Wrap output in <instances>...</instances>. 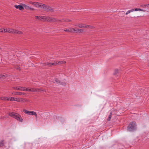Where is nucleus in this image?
<instances>
[{
    "label": "nucleus",
    "mask_w": 149,
    "mask_h": 149,
    "mask_svg": "<svg viewBox=\"0 0 149 149\" xmlns=\"http://www.w3.org/2000/svg\"><path fill=\"white\" fill-rule=\"evenodd\" d=\"M118 73V69H116L114 71V72L113 73L114 75H116L117 73Z\"/></svg>",
    "instance_id": "c85d7f7f"
},
{
    "label": "nucleus",
    "mask_w": 149,
    "mask_h": 149,
    "mask_svg": "<svg viewBox=\"0 0 149 149\" xmlns=\"http://www.w3.org/2000/svg\"><path fill=\"white\" fill-rule=\"evenodd\" d=\"M0 99L1 100H5V97H0Z\"/></svg>",
    "instance_id": "4c0bfd02"
},
{
    "label": "nucleus",
    "mask_w": 149,
    "mask_h": 149,
    "mask_svg": "<svg viewBox=\"0 0 149 149\" xmlns=\"http://www.w3.org/2000/svg\"><path fill=\"white\" fill-rule=\"evenodd\" d=\"M48 9L47 10H48L47 12H53L54 11V10L53 8L49 6L48 5V6L47 7Z\"/></svg>",
    "instance_id": "4468645a"
},
{
    "label": "nucleus",
    "mask_w": 149,
    "mask_h": 149,
    "mask_svg": "<svg viewBox=\"0 0 149 149\" xmlns=\"http://www.w3.org/2000/svg\"><path fill=\"white\" fill-rule=\"evenodd\" d=\"M77 26H78L80 28H85V26H86V25L85 24H79L77 25H76Z\"/></svg>",
    "instance_id": "2eb2a0df"
},
{
    "label": "nucleus",
    "mask_w": 149,
    "mask_h": 149,
    "mask_svg": "<svg viewBox=\"0 0 149 149\" xmlns=\"http://www.w3.org/2000/svg\"><path fill=\"white\" fill-rule=\"evenodd\" d=\"M22 5H23L24 8V7L25 8V9L27 10H29L30 8L29 6L24 4H22Z\"/></svg>",
    "instance_id": "aec40b11"
},
{
    "label": "nucleus",
    "mask_w": 149,
    "mask_h": 149,
    "mask_svg": "<svg viewBox=\"0 0 149 149\" xmlns=\"http://www.w3.org/2000/svg\"><path fill=\"white\" fill-rule=\"evenodd\" d=\"M134 10V9H132L131 10H129L126 12L125 14H126V15H127L129 13H130L131 12H132Z\"/></svg>",
    "instance_id": "bb28decb"
},
{
    "label": "nucleus",
    "mask_w": 149,
    "mask_h": 149,
    "mask_svg": "<svg viewBox=\"0 0 149 149\" xmlns=\"http://www.w3.org/2000/svg\"><path fill=\"white\" fill-rule=\"evenodd\" d=\"M146 7H148L149 6V4H146Z\"/></svg>",
    "instance_id": "37998d69"
},
{
    "label": "nucleus",
    "mask_w": 149,
    "mask_h": 149,
    "mask_svg": "<svg viewBox=\"0 0 149 149\" xmlns=\"http://www.w3.org/2000/svg\"><path fill=\"white\" fill-rule=\"evenodd\" d=\"M9 97H5V100H9Z\"/></svg>",
    "instance_id": "e433bc0d"
},
{
    "label": "nucleus",
    "mask_w": 149,
    "mask_h": 149,
    "mask_svg": "<svg viewBox=\"0 0 149 149\" xmlns=\"http://www.w3.org/2000/svg\"><path fill=\"white\" fill-rule=\"evenodd\" d=\"M44 64H45V65H47L49 66H52V65L55 66L57 65V63H55L54 62V63H45Z\"/></svg>",
    "instance_id": "9b49d317"
},
{
    "label": "nucleus",
    "mask_w": 149,
    "mask_h": 149,
    "mask_svg": "<svg viewBox=\"0 0 149 149\" xmlns=\"http://www.w3.org/2000/svg\"><path fill=\"white\" fill-rule=\"evenodd\" d=\"M14 7L16 9H18L19 10H23L24 9V8H23V5H22V4L21 5H15L14 6Z\"/></svg>",
    "instance_id": "6e6552de"
},
{
    "label": "nucleus",
    "mask_w": 149,
    "mask_h": 149,
    "mask_svg": "<svg viewBox=\"0 0 149 149\" xmlns=\"http://www.w3.org/2000/svg\"><path fill=\"white\" fill-rule=\"evenodd\" d=\"M3 142V140H2L0 142V147H3L4 146Z\"/></svg>",
    "instance_id": "393cba45"
},
{
    "label": "nucleus",
    "mask_w": 149,
    "mask_h": 149,
    "mask_svg": "<svg viewBox=\"0 0 149 149\" xmlns=\"http://www.w3.org/2000/svg\"><path fill=\"white\" fill-rule=\"evenodd\" d=\"M55 63H57V64H61L65 63L66 62L65 61H54Z\"/></svg>",
    "instance_id": "dca6fc26"
},
{
    "label": "nucleus",
    "mask_w": 149,
    "mask_h": 149,
    "mask_svg": "<svg viewBox=\"0 0 149 149\" xmlns=\"http://www.w3.org/2000/svg\"><path fill=\"white\" fill-rule=\"evenodd\" d=\"M12 88L14 89H16L17 90H19V91H23V88L21 86H18L17 87H13Z\"/></svg>",
    "instance_id": "ddd939ff"
},
{
    "label": "nucleus",
    "mask_w": 149,
    "mask_h": 149,
    "mask_svg": "<svg viewBox=\"0 0 149 149\" xmlns=\"http://www.w3.org/2000/svg\"><path fill=\"white\" fill-rule=\"evenodd\" d=\"M75 29L74 28H70L68 29H64V31H65L70 32L71 33H74Z\"/></svg>",
    "instance_id": "1a4fd4ad"
},
{
    "label": "nucleus",
    "mask_w": 149,
    "mask_h": 149,
    "mask_svg": "<svg viewBox=\"0 0 149 149\" xmlns=\"http://www.w3.org/2000/svg\"><path fill=\"white\" fill-rule=\"evenodd\" d=\"M48 5H46L44 4H42L41 3V6H40V8L42 9V10L44 11L48 12V10H47Z\"/></svg>",
    "instance_id": "20e7f679"
},
{
    "label": "nucleus",
    "mask_w": 149,
    "mask_h": 149,
    "mask_svg": "<svg viewBox=\"0 0 149 149\" xmlns=\"http://www.w3.org/2000/svg\"><path fill=\"white\" fill-rule=\"evenodd\" d=\"M0 32H3V30H1V29H0Z\"/></svg>",
    "instance_id": "79ce46f5"
},
{
    "label": "nucleus",
    "mask_w": 149,
    "mask_h": 149,
    "mask_svg": "<svg viewBox=\"0 0 149 149\" xmlns=\"http://www.w3.org/2000/svg\"><path fill=\"white\" fill-rule=\"evenodd\" d=\"M29 3L30 4H32V5H33V2H31V1H30V2H29Z\"/></svg>",
    "instance_id": "ea45409f"
},
{
    "label": "nucleus",
    "mask_w": 149,
    "mask_h": 149,
    "mask_svg": "<svg viewBox=\"0 0 149 149\" xmlns=\"http://www.w3.org/2000/svg\"><path fill=\"white\" fill-rule=\"evenodd\" d=\"M9 100L11 101L15 100V98L12 97H10Z\"/></svg>",
    "instance_id": "c756f323"
},
{
    "label": "nucleus",
    "mask_w": 149,
    "mask_h": 149,
    "mask_svg": "<svg viewBox=\"0 0 149 149\" xmlns=\"http://www.w3.org/2000/svg\"><path fill=\"white\" fill-rule=\"evenodd\" d=\"M26 101L24 100H23L22 98H19V102H24Z\"/></svg>",
    "instance_id": "7c9ffc66"
},
{
    "label": "nucleus",
    "mask_w": 149,
    "mask_h": 149,
    "mask_svg": "<svg viewBox=\"0 0 149 149\" xmlns=\"http://www.w3.org/2000/svg\"><path fill=\"white\" fill-rule=\"evenodd\" d=\"M136 122H130L127 126V130L129 132H133L136 129Z\"/></svg>",
    "instance_id": "f257e3e1"
},
{
    "label": "nucleus",
    "mask_w": 149,
    "mask_h": 149,
    "mask_svg": "<svg viewBox=\"0 0 149 149\" xmlns=\"http://www.w3.org/2000/svg\"><path fill=\"white\" fill-rule=\"evenodd\" d=\"M23 111L26 114L32 115H33V114H34L35 112L33 111H30L25 109H23Z\"/></svg>",
    "instance_id": "423d86ee"
},
{
    "label": "nucleus",
    "mask_w": 149,
    "mask_h": 149,
    "mask_svg": "<svg viewBox=\"0 0 149 149\" xmlns=\"http://www.w3.org/2000/svg\"><path fill=\"white\" fill-rule=\"evenodd\" d=\"M30 90H31V89H29L28 88H26L25 87H23V91H30Z\"/></svg>",
    "instance_id": "5701e85b"
},
{
    "label": "nucleus",
    "mask_w": 149,
    "mask_h": 149,
    "mask_svg": "<svg viewBox=\"0 0 149 149\" xmlns=\"http://www.w3.org/2000/svg\"><path fill=\"white\" fill-rule=\"evenodd\" d=\"M0 78H1L3 79H4L5 78V76L1 74L0 75Z\"/></svg>",
    "instance_id": "2f4dec72"
},
{
    "label": "nucleus",
    "mask_w": 149,
    "mask_h": 149,
    "mask_svg": "<svg viewBox=\"0 0 149 149\" xmlns=\"http://www.w3.org/2000/svg\"><path fill=\"white\" fill-rule=\"evenodd\" d=\"M140 6L143 8H145L146 7V4L145 5H141Z\"/></svg>",
    "instance_id": "c9c22d12"
},
{
    "label": "nucleus",
    "mask_w": 149,
    "mask_h": 149,
    "mask_svg": "<svg viewBox=\"0 0 149 149\" xmlns=\"http://www.w3.org/2000/svg\"><path fill=\"white\" fill-rule=\"evenodd\" d=\"M15 101H16L19 102V98H15Z\"/></svg>",
    "instance_id": "473e14b6"
},
{
    "label": "nucleus",
    "mask_w": 149,
    "mask_h": 149,
    "mask_svg": "<svg viewBox=\"0 0 149 149\" xmlns=\"http://www.w3.org/2000/svg\"><path fill=\"white\" fill-rule=\"evenodd\" d=\"M83 31V30L82 29H79L76 30L75 29V32L77 33L79 31L80 33H82Z\"/></svg>",
    "instance_id": "412c9836"
},
{
    "label": "nucleus",
    "mask_w": 149,
    "mask_h": 149,
    "mask_svg": "<svg viewBox=\"0 0 149 149\" xmlns=\"http://www.w3.org/2000/svg\"><path fill=\"white\" fill-rule=\"evenodd\" d=\"M8 29H4L3 30V32L4 31L5 32H8Z\"/></svg>",
    "instance_id": "f704fd0d"
},
{
    "label": "nucleus",
    "mask_w": 149,
    "mask_h": 149,
    "mask_svg": "<svg viewBox=\"0 0 149 149\" xmlns=\"http://www.w3.org/2000/svg\"><path fill=\"white\" fill-rule=\"evenodd\" d=\"M135 17V16H133V17Z\"/></svg>",
    "instance_id": "c03bdc74"
},
{
    "label": "nucleus",
    "mask_w": 149,
    "mask_h": 149,
    "mask_svg": "<svg viewBox=\"0 0 149 149\" xmlns=\"http://www.w3.org/2000/svg\"><path fill=\"white\" fill-rule=\"evenodd\" d=\"M15 30L13 29H8V32L11 33H14Z\"/></svg>",
    "instance_id": "f3484780"
},
{
    "label": "nucleus",
    "mask_w": 149,
    "mask_h": 149,
    "mask_svg": "<svg viewBox=\"0 0 149 149\" xmlns=\"http://www.w3.org/2000/svg\"><path fill=\"white\" fill-rule=\"evenodd\" d=\"M29 10H34V9L33 8L30 7Z\"/></svg>",
    "instance_id": "58836bf2"
},
{
    "label": "nucleus",
    "mask_w": 149,
    "mask_h": 149,
    "mask_svg": "<svg viewBox=\"0 0 149 149\" xmlns=\"http://www.w3.org/2000/svg\"><path fill=\"white\" fill-rule=\"evenodd\" d=\"M33 115H34L35 116L36 119V120H37V115L36 113V112H35L34 114H33Z\"/></svg>",
    "instance_id": "72a5a7b5"
},
{
    "label": "nucleus",
    "mask_w": 149,
    "mask_h": 149,
    "mask_svg": "<svg viewBox=\"0 0 149 149\" xmlns=\"http://www.w3.org/2000/svg\"><path fill=\"white\" fill-rule=\"evenodd\" d=\"M41 3H38V2H33V5L36 7H38L40 8L41 6Z\"/></svg>",
    "instance_id": "f8f14e48"
},
{
    "label": "nucleus",
    "mask_w": 149,
    "mask_h": 149,
    "mask_svg": "<svg viewBox=\"0 0 149 149\" xmlns=\"http://www.w3.org/2000/svg\"><path fill=\"white\" fill-rule=\"evenodd\" d=\"M85 28H91V29H93L94 28V27L92 26L87 25L86 26V25L85 26Z\"/></svg>",
    "instance_id": "b1692460"
},
{
    "label": "nucleus",
    "mask_w": 149,
    "mask_h": 149,
    "mask_svg": "<svg viewBox=\"0 0 149 149\" xmlns=\"http://www.w3.org/2000/svg\"><path fill=\"white\" fill-rule=\"evenodd\" d=\"M62 22L61 20H58L54 18H52L51 22Z\"/></svg>",
    "instance_id": "9d476101"
},
{
    "label": "nucleus",
    "mask_w": 149,
    "mask_h": 149,
    "mask_svg": "<svg viewBox=\"0 0 149 149\" xmlns=\"http://www.w3.org/2000/svg\"><path fill=\"white\" fill-rule=\"evenodd\" d=\"M30 91H31V92H43L44 91L41 89H39L38 88H31V90Z\"/></svg>",
    "instance_id": "39448f33"
},
{
    "label": "nucleus",
    "mask_w": 149,
    "mask_h": 149,
    "mask_svg": "<svg viewBox=\"0 0 149 149\" xmlns=\"http://www.w3.org/2000/svg\"><path fill=\"white\" fill-rule=\"evenodd\" d=\"M55 81L56 82L59 84H61V81L60 80H59L58 79L55 78Z\"/></svg>",
    "instance_id": "6ab92c4d"
},
{
    "label": "nucleus",
    "mask_w": 149,
    "mask_h": 149,
    "mask_svg": "<svg viewBox=\"0 0 149 149\" xmlns=\"http://www.w3.org/2000/svg\"><path fill=\"white\" fill-rule=\"evenodd\" d=\"M8 114L10 116L16 119L19 121L22 122L23 121L21 115L17 113L14 112H9Z\"/></svg>",
    "instance_id": "f03ea898"
},
{
    "label": "nucleus",
    "mask_w": 149,
    "mask_h": 149,
    "mask_svg": "<svg viewBox=\"0 0 149 149\" xmlns=\"http://www.w3.org/2000/svg\"><path fill=\"white\" fill-rule=\"evenodd\" d=\"M35 19H38L39 20H41L42 19L44 20H46L47 21L49 22H51L52 17H47L46 18H45V16H36Z\"/></svg>",
    "instance_id": "7ed1b4c3"
},
{
    "label": "nucleus",
    "mask_w": 149,
    "mask_h": 149,
    "mask_svg": "<svg viewBox=\"0 0 149 149\" xmlns=\"http://www.w3.org/2000/svg\"><path fill=\"white\" fill-rule=\"evenodd\" d=\"M111 115L112 113L111 112H110V114L109 115L108 118L107 119V121H110L111 117Z\"/></svg>",
    "instance_id": "4be33fe9"
},
{
    "label": "nucleus",
    "mask_w": 149,
    "mask_h": 149,
    "mask_svg": "<svg viewBox=\"0 0 149 149\" xmlns=\"http://www.w3.org/2000/svg\"><path fill=\"white\" fill-rule=\"evenodd\" d=\"M14 33H16L18 34H22L23 33L22 32L20 31H19L17 30H15Z\"/></svg>",
    "instance_id": "a211bd4d"
},
{
    "label": "nucleus",
    "mask_w": 149,
    "mask_h": 149,
    "mask_svg": "<svg viewBox=\"0 0 149 149\" xmlns=\"http://www.w3.org/2000/svg\"><path fill=\"white\" fill-rule=\"evenodd\" d=\"M17 69L18 70H20V68H19H19H17Z\"/></svg>",
    "instance_id": "a19ab883"
},
{
    "label": "nucleus",
    "mask_w": 149,
    "mask_h": 149,
    "mask_svg": "<svg viewBox=\"0 0 149 149\" xmlns=\"http://www.w3.org/2000/svg\"><path fill=\"white\" fill-rule=\"evenodd\" d=\"M13 95H25L26 93H22L21 92H13L12 93Z\"/></svg>",
    "instance_id": "0eeeda50"
},
{
    "label": "nucleus",
    "mask_w": 149,
    "mask_h": 149,
    "mask_svg": "<svg viewBox=\"0 0 149 149\" xmlns=\"http://www.w3.org/2000/svg\"><path fill=\"white\" fill-rule=\"evenodd\" d=\"M63 21V22H68L70 21H71L70 20L68 19H61Z\"/></svg>",
    "instance_id": "cd10ccee"
},
{
    "label": "nucleus",
    "mask_w": 149,
    "mask_h": 149,
    "mask_svg": "<svg viewBox=\"0 0 149 149\" xmlns=\"http://www.w3.org/2000/svg\"><path fill=\"white\" fill-rule=\"evenodd\" d=\"M134 9V10H135V11L140 10V11H145V10H144L143 9H140V8H135Z\"/></svg>",
    "instance_id": "a878e982"
}]
</instances>
